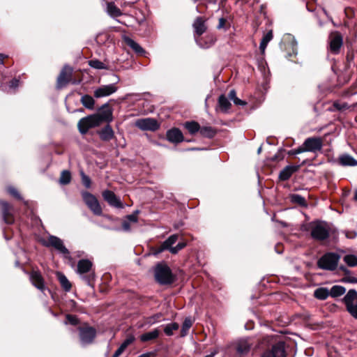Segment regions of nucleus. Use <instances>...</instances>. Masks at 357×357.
<instances>
[{"instance_id": "obj_56", "label": "nucleus", "mask_w": 357, "mask_h": 357, "mask_svg": "<svg viewBox=\"0 0 357 357\" xmlns=\"http://www.w3.org/2000/svg\"><path fill=\"white\" fill-rule=\"evenodd\" d=\"M228 98L234 101L237 97L235 90H231L228 94Z\"/></svg>"}, {"instance_id": "obj_14", "label": "nucleus", "mask_w": 357, "mask_h": 357, "mask_svg": "<svg viewBox=\"0 0 357 357\" xmlns=\"http://www.w3.org/2000/svg\"><path fill=\"white\" fill-rule=\"evenodd\" d=\"M343 44V38L339 32H333L329 36V51L333 54H337Z\"/></svg>"}, {"instance_id": "obj_42", "label": "nucleus", "mask_w": 357, "mask_h": 357, "mask_svg": "<svg viewBox=\"0 0 357 357\" xmlns=\"http://www.w3.org/2000/svg\"><path fill=\"white\" fill-rule=\"evenodd\" d=\"M71 174L68 170L62 171L59 178V183L62 185H67L70 182Z\"/></svg>"}, {"instance_id": "obj_28", "label": "nucleus", "mask_w": 357, "mask_h": 357, "mask_svg": "<svg viewBox=\"0 0 357 357\" xmlns=\"http://www.w3.org/2000/svg\"><path fill=\"white\" fill-rule=\"evenodd\" d=\"M195 40L199 47L204 49L209 48L215 43L214 38L211 36L206 37V38L195 37Z\"/></svg>"}, {"instance_id": "obj_34", "label": "nucleus", "mask_w": 357, "mask_h": 357, "mask_svg": "<svg viewBox=\"0 0 357 357\" xmlns=\"http://www.w3.org/2000/svg\"><path fill=\"white\" fill-rule=\"evenodd\" d=\"M330 296L332 298H337L344 295L346 292V288L341 285H334L329 289Z\"/></svg>"}, {"instance_id": "obj_16", "label": "nucleus", "mask_w": 357, "mask_h": 357, "mask_svg": "<svg viewBox=\"0 0 357 357\" xmlns=\"http://www.w3.org/2000/svg\"><path fill=\"white\" fill-rule=\"evenodd\" d=\"M73 69L70 66L66 65L62 68L58 78L57 87L63 88L66 86L71 80Z\"/></svg>"}, {"instance_id": "obj_12", "label": "nucleus", "mask_w": 357, "mask_h": 357, "mask_svg": "<svg viewBox=\"0 0 357 357\" xmlns=\"http://www.w3.org/2000/svg\"><path fill=\"white\" fill-rule=\"evenodd\" d=\"M135 125L142 131L155 132L160 128V123L153 118L139 119Z\"/></svg>"}, {"instance_id": "obj_8", "label": "nucleus", "mask_w": 357, "mask_h": 357, "mask_svg": "<svg viewBox=\"0 0 357 357\" xmlns=\"http://www.w3.org/2000/svg\"><path fill=\"white\" fill-rule=\"evenodd\" d=\"M81 194L84 202L91 211L96 215H101L102 210L97 198L87 191H82Z\"/></svg>"}, {"instance_id": "obj_4", "label": "nucleus", "mask_w": 357, "mask_h": 357, "mask_svg": "<svg viewBox=\"0 0 357 357\" xmlns=\"http://www.w3.org/2000/svg\"><path fill=\"white\" fill-rule=\"evenodd\" d=\"M154 276L155 280L162 285L170 284L174 282L172 271L166 264H157L155 268Z\"/></svg>"}, {"instance_id": "obj_62", "label": "nucleus", "mask_w": 357, "mask_h": 357, "mask_svg": "<svg viewBox=\"0 0 357 357\" xmlns=\"http://www.w3.org/2000/svg\"><path fill=\"white\" fill-rule=\"evenodd\" d=\"M5 56L3 54H0V63H3Z\"/></svg>"}, {"instance_id": "obj_27", "label": "nucleus", "mask_w": 357, "mask_h": 357, "mask_svg": "<svg viewBox=\"0 0 357 357\" xmlns=\"http://www.w3.org/2000/svg\"><path fill=\"white\" fill-rule=\"evenodd\" d=\"M134 340L135 337L133 336L128 337L114 352L112 357H119L125 351V349L134 342Z\"/></svg>"}, {"instance_id": "obj_41", "label": "nucleus", "mask_w": 357, "mask_h": 357, "mask_svg": "<svg viewBox=\"0 0 357 357\" xmlns=\"http://www.w3.org/2000/svg\"><path fill=\"white\" fill-rule=\"evenodd\" d=\"M343 261L350 267L357 266V257L354 255H346Z\"/></svg>"}, {"instance_id": "obj_17", "label": "nucleus", "mask_w": 357, "mask_h": 357, "mask_svg": "<svg viewBox=\"0 0 357 357\" xmlns=\"http://www.w3.org/2000/svg\"><path fill=\"white\" fill-rule=\"evenodd\" d=\"M117 89L118 88L115 83L107 85H102L94 91L93 96L96 98L109 96L114 93Z\"/></svg>"}, {"instance_id": "obj_15", "label": "nucleus", "mask_w": 357, "mask_h": 357, "mask_svg": "<svg viewBox=\"0 0 357 357\" xmlns=\"http://www.w3.org/2000/svg\"><path fill=\"white\" fill-rule=\"evenodd\" d=\"M184 127L190 134H195L198 131H199L201 134H214L216 132V130H215L212 127H200L199 123L195 121L185 122L184 123Z\"/></svg>"}, {"instance_id": "obj_29", "label": "nucleus", "mask_w": 357, "mask_h": 357, "mask_svg": "<svg viewBox=\"0 0 357 357\" xmlns=\"http://www.w3.org/2000/svg\"><path fill=\"white\" fill-rule=\"evenodd\" d=\"M159 335H160L159 329L155 328L151 331L143 333L140 336V340L142 342H148V341L153 340H155L156 338H158Z\"/></svg>"}, {"instance_id": "obj_25", "label": "nucleus", "mask_w": 357, "mask_h": 357, "mask_svg": "<svg viewBox=\"0 0 357 357\" xmlns=\"http://www.w3.org/2000/svg\"><path fill=\"white\" fill-rule=\"evenodd\" d=\"M192 26L195 29V34L199 36L203 34L207 29L205 24V20L202 17H197Z\"/></svg>"}, {"instance_id": "obj_6", "label": "nucleus", "mask_w": 357, "mask_h": 357, "mask_svg": "<svg viewBox=\"0 0 357 357\" xmlns=\"http://www.w3.org/2000/svg\"><path fill=\"white\" fill-rule=\"evenodd\" d=\"M347 311L351 317L357 319V291L354 289H349L342 298Z\"/></svg>"}, {"instance_id": "obj_52", "label": "nucleus", "mask_w": 357, "mask_h": 357, "mask_svg": "<svg viewBox=\"0 0 357 357\" xmlns=\"http://www.w3.org/2000/svg\"><path fill=\"white\" fill-rule=\"evenodd\" d=\"M122 228L125 231H130V222H128L127 220H125L122 222Z\"/></svg>"}, {"instance_id": "obj_60", "label": "nucleus", "mask_w": 357, "mask_h": 357, "mask_svg": "<svg viewBox=\"0 0 357 357\" xmlns=\"http://www.w3.org/2000/svg\"><path fill=\"white\" fill-rule=\"evenodd\" d=\"M340 270L342 271L344 273L345 275H349L351 273V271L344 266H340Z\"/></svg>"}, {"instance_id": "obj_53", "label": "nucleus", "mask_w": 357, "mask_h": 357, "mask_svg": "<svg viewBox=\"0 0 357 357\" xmlns=\"http://www.w3.org/2000/svg\"><path fill=\"white\" fill-rule=\"evenodd\" d=\"M166 134H173V135H175V134H182V133H181V131L178 128H173L169 129V130H167Z\"/></svg>"}, {"instance_id": "obj_61", "label": "nucleus", "mask_w": 357, "mask_h": 357, "mask_svg": "<svg viewBox=\"0 0 357 357\" xmlns=\"http://www.w3.org/2000/svg\"><path fill=\"white\" fill-rule=\"evenodd\" d=\"M225 20L224 18H220L219 20V24L218 25V29H221L225 26Z\"/></svg>"}, {"instance_id": "obj_58", "label": "nucleus", "mask_w": 357, "mask_h": 357, "mask_svg": "<svg viewBox=\"0 0 357 357\" xmlns=\"http://www.w3.org/2000/svg\"><path fill=\"white\" fill-rule=\"evenodd\" d=\"M334 107L337 109L338 110H342L347 107V106L344 104L341 105L340 103L335 102L334 103Z\"/></svg>"}, {"instance_id": "obj_32", "label": "nucleus", "mask_w": 357, "mask_h": 357, "mask_svg": "<svg viewBox=\"0 0 357 357\" xmlns=\"http://www.w3.org/2000/svg\"><path fill=\"white\" fill-rule=\"evenodd\" d=\"M123 38L126 45L130 47L137 53L142 54L144 52L143 48L138 43L128 36H124Z\"/></svg>"}, {"instance_id": "obj_1", "label": "nucleus", "mask_w": 357, "mask_h": 357, "mask_svg": "<svg viewBox=\"0 0 357 357\" xmlns=\"http://www.w3.org/2000/svg\"><path fill=\"white\" fill-rule=\"evenodd\" d=\"M301 230L310 231L311 237L317 241H324L330 236L331 228L325 221L315 220L301 226Z\"/></svg>"}, {"instance_id": "obj_19", "label": "nucleus", "mask_w": 357, "mask_h": 357, "mask_svg": "<svg viewBox=\"0 0 357 357\" xmlns=\"http://www.w3.org/2000/svg\"><path fill=\"white\" fill-rule=\"evenodd\" d=\"M103 199L110 205L117 208H122L123 204L120 199L111 190H106L102 193Z\"/></svg>"}, {"instance_id": "obj_31", "label": "nucleus", "mask_w": 357, "mask_h": 357, "mask_svg": "<svg viewBox=\"0 0 357 357\" xmlns=\"http://www.w3.org/2000/svg\"><path fill=\"white\" fill-rule=\"evenodd\" d=\"M330 296L329 289L326 287H319L314 291V296L319 300H326Z\"/></svg>"}, {"instance_id": "obj_39", "label": "nucleus", "mask_w": 357, "mask_h": 357, "mask_svg": "<svg viewBox=\"0 0 357 357\" xmlns=\"http://www.w3.org/2000/svg\"><path fill=\"white\" fill-rule=\"evenodd\" d=\"M290 200L291 202L298 204L301 206H306L307 202L305 199L298 195V194H293L290 196Z\"/></svg>"}, {"instance_id": "obj_23", "label": "nucleus", "mask_w": 357, "mask_h": 357, "mask_svg": "<svg viewBox=\"0 0 357 357\" xmlns=\"http://www.w3.org/2000/svg\"><path fill=\"white\" fill-rule=\"evenodd\" d=\"M300 165H287L284 169H282L279 174V179L280 181H287L291 175L296 172L299 168Z\"/></svg>"}, {"instance_id": "obj_13", "label": "nucleus", "mask_w": 357, "mask_h": 357, "mask_svg": "<svg viewBox=\"0 0 357 357\" xmlns=\"http://www.w3.org/2000/svg\"><path fill=\"white\" fill-rule=\"evenodd\" d=\"M302 145L305 152H311L317 154L322 149L323 141L320 137H310L307 138Z\"/></svg>"}, {"instance_id": "obj_18", "label": "nucleus", "mask_w": 357, "mask_h": 357, "mask_svg": "<svg viewBox=\"0 0 357 357\" xmlns=\"http://www.w3.org/2000/svg\"><path fill=\"white\" fill-rule=\"evenodd\" d=\"M94 114L99 117L100 123L112 121V109L107 103L102 105Z\"/></svg>"}, {"instance_id": "obj_3", "label": "nucleus", "mask_w": 357, "mask_h": 357, "mask_svg": "<svg viewBox=\"0 0 357 357\" xmlns=\"http://www.w3.org/2000/svg\"><path fill=\"white\" fill-rule=\"evenodd\" d=\"M93 263L89 259H80L77 265V273L89 286H91L95 279V273L92 270Z\"/></svg>"}, {"instance_id": "obj_46", "label": "nucleus", "mask_w": 357, "mask_h": 357, "mask_svg": "<svg viewBox=\"0 0 357 357\" xmlns=\"http://www.w3.org/2000/svg\"><path fill=\"white\" fill-rule=\"evenodd\" d=\"M161 317H162V314L161 313L155 314H154V315H153L151 317H148L147 319H146V323L148 325L151 326V325L155 324L157 322H158Z\"/></svg>"}, {"instance_id": "obj_10", "label": "nucleus", "mask_w": 357, "mask_h": 357, "mask_svg": "<svg viewBox=\"0 0 357 357\" xmlns=\"http://www.w3.org/2000/svg\"><path fill=\"white\" fill-rule=\"evenodd\" d=\"M80 344L82 346L93 343L95 337H96V330L92 326H79L78 328Z\"/></svg>"}, {"instance_id": "obj_48", "label": "nucleus", "mask_w": 357, "mask_h": 357, "mask_svg": "<svg viewBox=\"0 0 357 357\" xmlns=\"http://www.w3.org/2000/svg\"><path fill=\"white\" fill-rule=\"evenodd\" d=\"M139 213V210L135 211L132 214L128 215L126 219L130 223H136L138 220L137 214Z\"/></svg>"}, {"instance_id": "obj_26", "label": "nucleus", "mask_w": 357, "mask_h": 357, "mask_svg": "<svg viewBox=\"0 0 357 357\" xmlns=\"http://www.w3.org/2000/svg\"><path fill=\"white\" fill-rule=\"evenodd\" d=\"M340 164L342 166L354 167L357 165V160L349 154L342 155L339 158Z\"/></svg>"}, {"instance_id": "obj_33", "label": "nucleus", "mask_w": 357, "mask_h": 357, "mask_svg": "<svg viewBox=\"0 0 357 357\" xmlns=\"http://www.w3.org/2000/svg\"><path fill=\"white\" fill-rule=\"evenodd\" d=\"M81 103L88 109L93 110L95 106V100L89 95H84L80 99Z\"/></svg>"}, {"instance_id": "obj_21", "label": "nucleus", "mask_w": 357, "mask_h": 357, "mask_svg": "<svg viewBox=\"0 0 357 357\" xmlns=\"http://www.w3.org/2000/svg\"><path fill=\"white\" fill-rule=\"evenodd\" d=\"M29 279L32 284L38 289L44 292L46 289L43 278L39 271H33L29 274Z\"/></svg>"}, {"instance_id": "obj_57", "label": "nucleus", "mask_w": 357, "mask_h": 357, "mask_svg": "<svg viewBox=\"0 0 357 357\" xmlns=\"http://www.w3.org/2000/svg\"><path fill=\"white\" fill-rule=\"evenodd\" d=\"M100 138L104 142H107L112 139L115 135H100Z\"/></svg>"}, {"instance_id": "obj_59", "label": "nucleus", "mask_w": 357, "mask_h": 357, "mask_svg": "<svg viewBox=\"0 0 357 357\" xmlns=\"http://www.w3.org/2000/svg\"><path fill=\"white\" fill-rule=\"evenodd\" d=\"M102 134H113V130L110 126H107L102 130Z\"/></svg>"}, {"instance_id": "obj_38", "label": "nucleus", "mask_w": 357, "mask_h": 357, "mask_svg": "<svg viewBox=\"0 0 357 357\" xmlns=\"http://www.w3.org/2000/svg\"><path fill=\"white\" fill-rule=\"evenodd\" d=\"M192 321L190 317L185 318L183 323V325H182V328H181V337H183L187 335L188 331L190 328V327L192 326Z\"/></svg>"}, {"instance_id": "obj_36", "label": "nucleus", "mask_w": 357, "mask_h": 357, "mask_svg": "<svg viewBox=\"0 0 357 357\" xmlns=\"http://www.w3.org/2000/svg\"><path fill=\"white\" fill-rule=\"evenodd\" d=\"M273 39V32L269 31L266 33L261 39L260 43L259 49L261 54H264L265 50L267 47L268 43Z\"/></svg>"}, {"instance_id": "obj_51", "label": "nucleus", "mask_w": 357, "mask_h": 357, "mask_svg": "<svg viewBox=\"0 0 357 357\" xmlns=\"http://www.w3.org/2000/svg\"><path fill=\"white\" fill-rule=\"evenodd\" d=\"M304 152H305V150L303 147V145H301L299 147H298L297 149H293L292 151H291V152L289 153L292 154V155H297V154H300V153H302Z\"/></svg>"}, {"instance_id": "obj_54", "label": "nucleus", "mask_w": 357, "mask_h": 357, "mask_svg": "<svg viewBox=\"0 0 357 357\" xmlns=\"http://www.w3.org/2000/svg\"><path fill=\"white\" fill-rule=\"evenodd\" d=\"M18 85H19V80L17 79H13V80L10 81L9 86H10V88L15 89L18 86Z\"/></svg>"}, {"instance_id": "obj_20", "label": "nucleus", "mask_w": 357, "mask_h": 357, "mask_svg": "<svg viewBox=\"0 0 357 357\" xmlns=\"http://www.w3.org/2000/svg\"><path fill=\"white\" fill-rule=\"evenodd\" d=\"M0 207L3 222L8 225L13 224L14 218L11 212L12 206L7 202L0 200Z\"/></svg>"}, {"instance_id": "obj_44", "label": "nucleus", "mask_w": 357, "mask_h": 357, "mask_svg": "<svg viewBox=\"0 0 357 357\" xmlns=\"http://www.w3.org/2000/svg\"><path fill=\"white\" fill-rule=\"evenodd\" d=\"M66 321L64 322L65 324H70L73 326H77L79 324V321L75 315L67 314L66 317Z\"/></svg>"}, {"instance_id": "obj_22", "label": "nucleus", "mask_w": 357, "mask_h": 357, "mask_svg": "<svg viewBox=\"0 0 357 357\" xmlns=\"http://www.w3.org/2000/svg\"><path fill=\"white\" fill-rule=\"evenodd\" d=\"M178 236L177 234H173L170 236L167 240H165L155 250L154 252L155 255H158L159 253L162 252L164 250H169L171 251V248H172V245L176 242L178 240Z\"/></svg>"}, {"instance_id": "obj_43", "label": "nucleus", "mask_w": 357, "mask_h": 357, "mask_svg": "<svg viewBox=\"0 0 357 357\" xmlns=\"http://www.w3.org/2000/svg\"><path fill=\"white\" fill-rule=\"evenodd\" d=\"M82 184L86 188H90L91 185V180L87 175L85 174L83 170L79 172Z\"/></svg>"}, {"instance_id": "obj_55", "label": "nucleus", "mask_w": 357, "mask_h": 357, "mask_svg": "<svg viewBox=\"0 0 357 357\" xmlns=\"http://www.w3.org/2000/svg\"><path fill=\"white\" fill-rule=\"evenodd\" d=\"M233 102L236 105L245 106L247 104V102L245 101L239 99L238 98H236Z\"/></svg>"}, {"instance_id": "obj_24", "label": "nucleus", "mask_w": 357, "mask_h": 357, "mask_svg": "<svg viewBox=\"0 0 357 357\" xmlns=\"http://www.w3.org/2000/svg\"><path fill=\"white\" fill-rule=\"evenodd\" d=\"M160 141L167 140L169 142L177 144L182 142H192V139L185 137V135H158Z\"/></svg>"}, {"instance_id": "obj_50", "label": "nucleus", "mask_w": 357, "mask_h": 357, "mask_svg": "<svg viewBox=\"0 0 357 357\" xmlns=\"http://www.w3.org/2000/svg\"><path fill=\"white\" fill-rule=\"evenodd\" d=\"M186 246L185 243L180 242L176 246L171 248L170 252L172 254H176L179 250H182Z\"/></svg>"}, {"instance_id": "obj_37", "label": "nucleus", "mask_w": 357, "mask_h": 357, "mask_svg": "<svg viewBox=\"0 0 357 357\" xmlns=\"http://www.w3.org/2000/svg\"><path fill=\"white\" fill-rule=\"evenodd\" d=\"M57 276L62 288L66 291H69L71 289V284L68 280V278L66 277V275L61 273H58Z\"/></svg>"}, {"instance_id": "obj_30", "label": "nucleus", "mask_w": 357, "mask_h": 357, "mask_svg": "<svg viewBox=\"0 0 357 357\" xmlns=\"http://www.w3.org/2000/svg\"><path fill=\"white\" fill-rule=\"evenodd\" d=\"M218 105L220 110L222 112H228L231 107V103L225 95H221L218 99Z\"/></svg>"}, {"instance_id": "obj_11", "label": "nucleus", "mask_w": 357, "mask_h": 357, "mask_svg": "<svg viewBox=\"0 0 357 357\" xmlns=\"http://www.w3.org/2000/svg\"><path fill=\"white\" fill-rule=\"evenodd\" d=\"M43 245L46 247H53L66 258H70V252L64 245L63 241L56 236L50 235L47 241L44 242Z\"/></svg>"}, {"instance_id": "obj_47", "label": "nucleus", "mask_w": 357, "mask_h": 357, "mask_svg": "<svg viewBox=\"0 0 357 357\" xmlns=\"http://www.w3.org/2000/svg\"><path fill=\"white\" fill-rule=\"evenodd\" d=\"M7 191L10 195H12L17 199H18V200L23 199L22 197L21 196V195L20 194V192L17 191V190L15 188H14L13 186H8L7 188Z\"/></svg>"}, {"instance_id": "obj_45", "label": "nucleus", "mask_w": 357, "mask_h": 357, "mask_svg": "<svg viewBox=\"0 0 357 357\" xmlns=\"http://www.w3.org/2000/svg\"><path fill=\"white\" fill-rule=\"evenodd\" d=\"M89 66L95 69H106V65L98 60H91L89 61Z\"/></svg>"}, {"instance_id": "obj_9", "label": "nucleus", "mask_w": 357, "mask_h": 357, "mask_svg": "<svg viewBox=\"0 0 357 357\" xmlns=\"http://www.w3.org/2000/svg\"><path fill=\"white\" fill-rule=\"evenodd\" d=\"M252 345L250 339L242 338L234 342L231 349L235 352L237 357H244L250 352Z\"/></svg>"}, {"instance_id": "obj_5", "label": "nucleus", "mask_w": 357, "mask_h": 357, "mask_svg": "<svg viewBox=\"0 0 357 357\" xmlns=\"http://www.w3.org/2000/svg\"><path fill=\"white\" fill-rule=\"evenodd\" d=\"M340 256L334 252H327L317 261V266L322 270L334 271L337 268Z\"/></svg>"}, {"instance_id": "obj_35", "label": "nucleus", "mask_w": 357, "mask_h": 357, "mask_svg": "<svg viewBox=\"0 0 357 357\" xmlns=\"http://www.w3.org/2000/svg\"><path fill=\"white\" fill-rule=\"evenodd\" d=\"M107 12L112 17H119L122 15L121 10L113 2L107 3Z\"/></svg>"}, {"instance_id": "obj_63", "label": "nucleus", "mask_w": 357, "mask_h": 357, "mask_svg": "<svg viewBox=\"0 0 357 357\" xmlns=\"http://www.w3.org/2000/svg\"><path fill=\"white\" fill-rule=\"evenodd\" d=\"M149 356H150L149 354L146 353V354H143L139 356L138 357H149Z\"/></svg>"}, {"instance_id": "obj_7", "label": "nucleus", "mask_w": 357, "mask_h": 357, "mask_svg": "<svg viewBox=\"0 0 357 357\" xmlns=\"http://www.w3.org/2000/svg\"><path fill=\"white\" fill-rule=\"evenodd\" d=\"M100 124L99 117L93 114L82 118L77 127L81 134H86L90 129L98 127Z\"/></svg>"}, {"instance_id": "obj_2", "label": "nucleus", "mask_w": 357, "mask_h": 357, "mask_svg": "<svg viewBox=\"0 0 357 357\" xmlns=\"http://www.w3.org/2000/svg\"><path fill=\"white\" fill-rule=\"evenodd\" d=\"M272 337L266 335L263 337L260 342V347L264 348L266 344H271V348L265 351L261 357H286V350L284 343L279 341L273 343Z\"/></svg>"}, {"instance_id": "obj_40", "label": "nucleus", "mask_w": 357, "mask_h": 357, "mask_svg": "<svg viewBox=\"0 0 357 357\" xmlns=\"http://www.w3.org/2000/svg\"><path fill=\"white\" fill-rule=\"evenodd\" d=\"M178 328V324L173 322L165 326L164 332L167 335L172 336L173 335L174 331H177Z\"/></svg>"}, {"instance_id": "obj_64", "label": "nucleus", "mask_w": 357, "mask_h": 357, "mask_svg": "<svg viewBox=\"0 0 357 357\" xmlns=\"http://www.w3.org/2000/svg\"><path fill=\"white\" fill-rule=\"evenodd\" d=\"M354 199L357 202V189L355 190L354 192Z\"/></svg>"}, {"instance_id": "obj_49", "label": "nucleus", "mask_w": 357, "mask_h": 357, "mask_svg": "<svg viewBox=\"0 0 357 357\" xmlns=\"http://www.w3.org/2000/svg\"><path fill=\"white\" fill-rule=\"evenodd\" d=\"M341 281L344 283H357V278L351 276L350 274L345 275L342 278Z\"/></svg>"}]
</instances>
